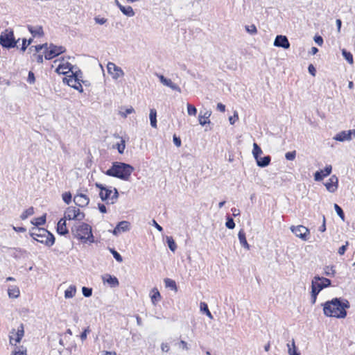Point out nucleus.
<instances>
[{
	"mask_svg": "<svg viewBox=\"0 0 355 355\" xmlns=\"http://www.w3.org/2000/svg\"><path fill=\"white\" fill-rule=\"evenodd\" d=\"M122 13L127 17H133L135 15V12L132 8L130 6H122L120 9Z\"/></svg>",
	"mask_w": 355,
	"mask_h": 355,
	"instance_id": "nucleus-31",
	"label": "nucleus"
},
{
	"mask_svg": "<svg viewBox=\"0 0 355 355\" xmlns=\"http://www.w3.org/2000/svg\"><path fill=\"white\" fill-rule=\"evenodd\" d=\"M76 293V288L74 285H71L65 291H64V297L65 298H71L73 297Z\"/></svg>",
	"mask_w": 355,
	"mask_h": 355,
	"instance_id": "nucleus-30",
	"label": "nucleus"
},
{
	"mask_svg": "<svg viewBox=\"0 0 355 355\" xmlns=\"http://www.w3.org/2000/svg\"><path fill=\"white\" fill-rule=\"evenodd\" d=\"M109 250H110V253L113 255V257L116 259V261H117L119 263L123 261V258H122L121 255L116 250H115L114 248H110Z\"/></svg>",
	"mask_w": 355,
	"mask_h": 355,
	"instance_id": "nucleus-42",
	"label": "nucleus"
},
{
	"mask_svg": "<svg viewBox=\"0 0 355 355\" xmlns=\"http://www.w3.org/2000/svg\"><path fill=\"white\" fill-rule=\"evenodd\" d=\"M200 311L202 313H205L206 315H207L210 319H213V315H212L211 313L209 311L208 305L207 303L203 302H200Z\"/></svg>",
	"mask_w": 355,
	"mask_h": 355,
	"instance_id": "nucleus-34",
	"label": "nucleus"
},
{
	"mask_svg": "<svg viewBox=\"0 0 355 355\" xmlns=\"http://www.w3.org/2000/svg\"><path fill=\"white\" fill-rule=\"evenodd\" d=\"M342 55L349 64H353V55L349 51H347L346 49H343Z\"/></svg>",
	"mask_w": 355,
	"mask_h": 355,
	"instance_id": "nucleus-38",
	"label": "nucleus"
},
{
	"mask_svg": "<svg viewBox=\"0 0 355 355\" xmlns=\"http://www.w3.org/2000/svg\"><path fill=\"white\" fill-rule=\"evenodd\" d=\"M78 209V208L72 206L67 207L64 214L65 219H67L69 220H75V219L77 218Z\"/></svg>",
	"mask_w": 355,
	"mask_h": 355,
	"instance_id": "nucleus-20",
	"label": "nucleus"
},
{
	"mask_svg": "<svg viewBox=\"0 0 355 355\" xmlns=\"http://www.w3.org/2000/svg\"><path fill=\"white\" fill-rule=\"evenodd\" d=\"M112 193V191L110 189L106 187L103 190V191H100L99 196H100L101 199L103 201H105L107 199L111 198Z\"/></svg>",
	"mask_w": 355,
	"mask_h": 355,
	"instance_id": "nucleus-28",
	"label": "nucleus"
},
{
	"mask_svg": "<svg viewBox=\"0 0 355 355\" xmlns=\"http://www.w3.org/2000/svg\"><path fill=\"white\" fill-rule=\"evenodd\" d=\"M71 232L74 238L80 240L83 243L94 242L92 227L85 223L74 225L71 228Z\"/></svg>",
	"mask_w": 355,
	"mask_h": 355,
	"instance_id": "nucleus-3",
	"label": "nucleus"
},
{
	"mask_svg": "<svg viewBox=\"0 0 355 355\" xmlns=\"http://www.w3.org/2000/svg\"><path fill=\"white\" fill-rule=\"evenodd\" d=\"M135 112V110L132 107H130L129 108H126L124 112H120V114L123 117H127L128 114H132Z\"/></svg>",
	"mask_w": 355,
	"mask_h": 355,
	"instance_id": "nucleus-51",
	"label": "nucleus"
},
{
	"mask_svg": "<svg viewBox=\"0 0 355 355\" xmlns=\"http://www.w3.org/2000/svg\"><path fill=\"white\" fill-rule=\"evenodd\" d=\"M331 285V281L326 277H320L316 275L313 277L311 282L312 290L316 291L320 293L322 289L329 287Z\"/></svg>",
	"mask_w": 355,
	"mask_h": 355,
	"instance_id": "nucleus-6",
	"label": "nucleus"
},
{
	"mask_svg": "<svg viewBox=\"0 0 355 355\" xmlns=\"http://www.w3.org/2000/svg\"><path fill=\"white\" fill-rule=\"evenodd\" d=\"M324 186L329 192L334 193L338 187V178L335 175H332L327 182L324 183Z\"/></svg>",
	"mask_w": 355,
	"mask_h": 355,
	"instance_id": "nucleus-16",
	"label": "nucleus"
},
{
	"mask_svg": "<svg viewBox=\"0 0 355 355\" xmlns=\"http://www.w3.org/2000/svg\"><path fill=\"white\" fill-rule=\"evenodd\" d=\"M67 220L65 217L61 218L57 224V232L60 235H66L69 234V230L67 227Z\"/></svg>",
	"mask_w": 355,
	"mask_h": 355,
	"instance_id": "nucleus-18",
	"label": "nucleus"
},
{
	"mask_svg": "<svg viewBox=\"0 0 355 355\" xmlns=\"http://www.w3.org/2000/svg\"><path fill=\"white\" fill-rule=\"evenodd\" d=\"M257 162V164L258 166L261 168H264L268 166L271 161V157L270 155H266L264 157L259 156L257 159H255Z\"/></svg>",
	"mask_w": 355,
	"mask_h": 355,
	"instance_id": "nucleus-23",
	"label": "nucleus"
},
{
	"mask_svg": "<svg viewBox=\"0 0 355 355\" xmlns=\"http://www.w3.org/2000/svg\"><path fill=\"white\" fill-rule=\"evenodd\" d=\"M19 289L17 286H12L11 288H9L8 290V294L9 297L11 298H17L19 296Z\"/></svg>",
	"mask_w": 355,
	"mask_h": 355,
	"instance_id": "nucleus-29",
	"label": "nucleus"
},
{
	"mask_svg": "<svg viewBox=\"0 0 355 355\" xmlns=\"http://www.w3.org/2000/svg\"><path fill=\"white\" fill-rule=\"evenodd\" d=\"M63 201L69 205L71 202L72 196L70 192H65L62 196Z\"/></svg>",
	"mask_w": 355,
	"mask_h": 355,
	"instance_id": "nucleus-49",
	"label": "nucleus"
},
{
	"mask_svg": "<svg viewBox=\"0 0 355 355\" xmlns=\"http://www.w3.org/2000/svg\"><path fill=\"white\" fill-rule=\"evenodd\" d=\"M16 334H17V339H15V344L20 343L22 337L24 334V325L23 324H21L19 327L17 329V331L16 332Z\"/></svg>",
	"mask_w": 355,
	"mask_h": 355,
	"instance_id": "nucleus-36",
	"label": "nucleus"
},
{
	"mask_svg": "<svg viewBox=\"0 0 355 355\" xmlns=\"http://www.w3.org/2000/svg\"><path fill=\"white\" fill-rule=\"evenodd\" d=\"M238 119H239V115H238L237 112L235 111L234 113V115L229 117L230 123L231 125H234L236 121H237Z\"/></svg>",
	"mask_w": 355,
	"mask_h": 355,
	"instance_id": "nucleus-53",
	"label": "nucleus"
},
{
	"mask_svg": "<svg viewBox=\"0 0 355 355\" xmlns=\"http://www.w3.org/2000/svg\"><path fill=\"white\" fill-rule=\"evenodd\" d=\"M32 224L38 227L40 225H44L46 223V214L40 217L35 218L32 220Z\"/></svg>",
	"mask_w": 355,
	"mask_h": 355,
	"instance_id": "nucleus-32",
	"label": "nucleus"
},
{
	"mask_svg": "<svg viewBox=\"0 0 355 355\" xmlns=\"http://www.w3.org/2000/svg\"><path fill=\"white\" fill-rule=\"evenodd\" d=\"M49 45H48L47 43L36 45V53H38L42 49H44L45 51H46L47 49H49Z\"/></svg>",
	"mask_w": 355,
	"mask_h": 355,
	"instance_id": "nucleus-55",
	"label": "nucleus"
},
{
	"mask_svg": "<svg viewBox=\"0 0 355 355\" xmlns=\"http://www.w3.org/2000/svg\"><path fill=\"white\" fill-rule=\"evenodd\" d=\"M130 229V223L127 220H122L116 225L115 228L112 230L114 235L117 236L121 232H125Z\"/></svg>",
	"mask_w": 355,
	"mask_h": 355,
	"instance_id": "nucleus-15",
	"label": "nucleus"
},
{
	"mask_svg": "<svg viewBox=\"0 0 355 355\" xmlns=\"http://www.w3.org/2000/svg\"><path fill=\"white\" fill-rule=\"evenodd\" d=\"M73 202L77 206L83 207L89 204V198H88L87 196L83 193H80L74 196Z\"/></svg>",
	"mask_w": 355,
	"mask_h": 355,
	"instance_id": "nucleus-17",
	"label": "nucleus"
},
{
	"mask_svg": "<svg viewBox=\"0 0 355 355\" xmlns=\"http://www.w3.org/2000/svg\"><path fill=\"white\" fill-rule=\"evenodd\" d=\"M102 279L104 283H107L112 288L117 287L119 285L118 279L115 276L109 274L103 275Z\"/></svg>",
	"mask_w": 355,
	"mask_h": 355,
	"instance_id": "nucleus-19",
	"label": "nucleus"
},
{
	"mask_svg": "<svg viewBox=\"0 0 355 355\" xmlns=\"http://www.w3.org/2000/svg\"><path fill=\"white\" fill-rule=\"evenodd\" d=\"M28 82L31 84L32 83H35V75H34V73L32 71H30L28 72V79H27Z\"/></svg>",
	"mask_w": 355,
	"mask_h": 355,
	"instance_id": "nucleus-57",
	"label": "nucleus"
},
{
	"mask_svg": "<svg viewBox=\"0 0 355 355\" xmlns=\"http://www.w3.org/2000/svg\"><path fill=\"white\" fill-rule=\"evenodd\" d=\"M65 51V47L62 46H56L51 43L49 46V49L44 51V58L46 60H50L64 53Z\"/></svg>",
	"mask_w": 355,
	"mask_h": 355,
	"instance_id": "nucleus-7",
	"label": "nucleus"
},
{
	"mask_svg": "<svg viewBox=\"0 0 355 355\" xmlns=\"http://www.w3.org/2000/svg\"><path fill=\"white\" fill-rule=\"evenodd\" d=\"M27 28L33 37H42L44 35V31L41 26H33L31 25H28Z\"/></svg>",
	"mask_w": 355,
	"mask_h": 355,
	"instance_id": "nucleus-21",
	"label": "nucleus"
},
{
	"mask_svg": "<svg viewBox=\"0 0 355 355\" xmlns=\"http://www.w3.org/2000/svg\"><path fill=\"white\" fill-rule=\"evenodd\" d=\"M332 171L331 165H327L323 170L317 171L314 173V180L317 182L322 181L325 177L329 176Z\"/></svg>",
	"mask_w": 355,
	"mask_h": 355,
	"instance_id": "nucleus-12",
	"label": "nucleus"
},
{
	"mask_svg": "<svg viewBox=\"0 0 355 355\" xmlns=\"http://www.w3.org/2000/svg\"><path fill=\"white\" fill-rule=\"evenodd\" d=\"M348 245H349V242L346 241L345 245H343L341 247L339 248L338 253L340 255H343L347 250Z\"/></svg>",
	"mask_w": 355,
	"mask_h": 355,
	"instance_id": "nucleus-52",
	"label": "nucleus"
},
{
	"mask_svg": "<svg viewBox=\"0 0 355 355\" xmlns=\"http://www.w3.org/2000/svg\"><path fill=\"white\" fill-rule=\"evenodd\" d=\"M34 214V209L33 207H31L26 209L20 216V218L21 220H26L28 216H32Z\"/></svg>",
	"mask_w": 355,
	"mask_h": 355,
	"instance_id": "nucleus-39",
	"label": "nucleus"
},
{
	"mask_svg": "<svg viewBox=\"0 0 355 355\" xmlns=\"http://www.w3.org/2000/svg\"><path fill=\"white\" fill-rule=\"evenodd\" d=\"M336 271L334 269V266H326L324 268V275L327 276L334 277Z\"/></svg>",
	"mask_w": 355,
	"mask_h": 355,
	"instance_id": "nucleus-45",
	"label": "nucleus"
},
{
	"mask_svg": "<svg viewBox=\"0 0 355 355\" xmlns=\"http://www.w3.org/2000/svg\"><path fill=\"white\" fill-rule=\"evenodd\" d=\"M225 226L227 228L230 230H233L235 227V223L234 219L230 216L227 218V220L225 223Z\"/></svg>",
	"mask_w": 355,
	"mask_h": 355,
	"instance_id": "nucleus-47",
	"label": "nucleus"
},
{
	"mask_svg": "<svg viewBox=\"0 0 355 355\" xmlns=\"http://www.w3.org/2000/svg\"><path fill=\"white\" fill-rule=\"evenodd\" d=\"M85 217V214L84 212L80 211V210L78 209L77 212V218L75 219V220H83Z\"/></svg>",
	"mask_w": 355,
	"mask_h": 355,
	"instance_id": "nucleus-58",
	"label": "nucleus"
},
{
	"mask_svg": "<svg viewBox=\"0 0 355 355\" xmlns=\"http://www.w3.org/2000/svg\"><path fill=\"white\" fill-rule=\"evenodd\" d=\"M98 207L100 212H101L103 214H105L107 212V209H106V207L105 205H103L102 203H98Z\"/></svg>",
	"mask_w": 355,
	"mask_h": 355,
	"instance_id": "nucleus-64",
	"label": "nucleus"
},
{
	"mask_svg": "<svg viewBox=\"0 0 355 355\" xmlns=\"http://www.w3.org/2000/svg\"><path fill=\"white\" fill-rule=\"evenodd\" d=\"M94 21L96 24H104L107 21V19L105 18H100L98 17H96L94 18Z\"/></svg>",
	"mask_w": 355,
	"mask_h": 355,
	"instance_id": "nucleus-63",
	"label": "nucleus"
},
{
	"mask_svg": "<svg viewBox=\"0 0 355 355\" xmlns=\"http://www.w3.org/2000/svg\"><path fill=\"white\" fill-rule=\"evenodd\" d=\"M152 292L153 294L151 296V300L153 304H155L156 302H158L161 299V295L159 292V291L157 288H153L152 290Z\"/></svg>",
	"mask_w": 355,
	"mask_h": 355,
	"instance_id": "nucleus-40",
	"label": "nucleus"
},
{
	"mask_svg": "<svg viewBox=\"0 0 355 355\" xmlns=\"http://www.w3.org/2000/svg\"><path fill=\"white\" fill-rule=\"evenodd\" d=\"M288 353L289 355H300V353L297 351V348L295 346L294 339H292V343H288Z\"/></svg>",
	"mask_w": 355,
	"mask_h": 355,
	"instance_id": "nucleus-27",
	"label": "nucleus"
},
{
	"mask_svg": "<svg viewBox=\"0 0 355 355\" xmlns=\"http://www.w3.org/2000/svg\"><path fill=\"white\" fill-rule=\"evenodd\" d=\"M314 41L319 46H322L323 44V38L320 35H315L314 37Z\"/></svg>",
	"mask_w": 355,
	"mask_h": 355,
	"instance_id": "nucleus-60",
	"label": "nucleus"
},
{
	"mask_svg": "<svg viewBox=\"0 0 355 355\" xmlns=\"http://www.w3.org/2000/svg\"><path fill=\"white\" fill-rule=\"evenodd\" d=\"M90 331L89 330V328L87 327V329H85L81 334H80V338L82 340H84L87 338V334Z\"/></svg>",
	"mask_w": 355,
	"mask_h": 355,
	"instance_id": "nucleus-62",
	"label": "nucleus"
},
{
	"mask_svg": "<svg viewBox=\"0 0 355 355\" xmlns=\"http://www.w3.org/2000/svg\"><path fill=\"white\" fill-rule=\"evenodd\" d=\"M92 288L89 287L83 286L82 288V293L85 297H89L92 295Z\"/></svg>",
	"mask_w": 355,
	"mask_h": 355,
	"instance_id": "nucleus-44",
	"label": "nucleus"
},
{
	"mask_svg": "<svg viewBox=\"0 0 355 355\" xmlns=\"http://www.w3.org/2000/svg\"><path fill=\"white\" fill-rule=\"evenodd\" d=\"M19 40H15L12 30H6L0 35V45L7 49L15 48Z\"/></svg>",
	"mask_w": 355,
	"mask_h": 355,
	"instance_id": "nucleus-5",
	"label": "nucleus"
},
{
	"mask_svg": "<svg viewBox=\"0 0 355 355\" xmlns=\"http://www.w3.org/2000/svg\"><path fill=\"white\" fill-rule=\"evenodd\" d=\"M73 76H69L68 78H65L67 83L69 86L73 87V89L78 90L80 92H83V89L82 85L80 83V80L78 79V74H81L80 70L78 71L72 72Z\"/></svg>",
	"mask_w": 355,
	"mask_h": 355,
	"instance_id": "nucleus-8",
	"label": "nucleus"
},
{
	"mask_svg": "<svg viewBox=\"0 0 355 355\" xmlns=\"http://www.w3.org/2000/svg\"><path fill=\"white\" fill-rule=\"evenodd\" d=\"M173 141L174 144L177 147L181 146L182 141H181V139L180 137H178V136H176V135H174L173 137Z\"/></svg>",
	"mask_w": 355,
	"mask_h": 355,
	"instance_id": "nucleus-56",
	"label": "nucleus"
},
{
	"mask_svg": "<svg viewBox=\"0 0 355 355\" xmlns=\"http://www.w3.org/2000/svg\"><path fill=\"white\" fill-rule=\"evenodd\" d=\"M125 148V141L123 140L121 141V144H117V150L119 153L123 154Z\"/></svg>",
	"mask_w": 355,
	"mask_h": 355,
	"instance_id": "nucleus-54",
	"label": "nucleus"
},
{
	"mask_svg": "<svg viewBox=\"0 0 355 355\" xmlns=\"http://www.w3.org/2000/svg\"><path fill=\"white\" fill-rule=\"evenodd\" d=\"M292 232L297 237L300 238L303 241L308 240V234H309V230L303 225L293 226L291 228Z\"/></svg>",
	"mask_w": 355,
	"mask_h": 355,
	"instance_id": "nucleus-11",
	"label": "nucleus"
},
{
	"mask_svg": "<svg viewBox=\"0 0 355 355\" xmlns=\"http://www.w3.org/2000/svg\"><path fill=\"white\" fill-rule=\"evenodd\" d=\"M30 236L37 242L47 247H51L55 243L54 235L44 228L33 227L29 232Z\"/></svg>",
	"mask_w": 355,
	"mask_h": 355,
	"instance_id": "nucleus-4",
	"label": "nucleus"
},
{
	"mask_svg": "<svg viewBox=\"0 0 355 355\" xmlns=\"http://www.w3.org/2000/svg\"><path fill=\"white\" fill-rule=\"evenodd\" d=\"M149 119L150 125L153 128H157V111L153 108L150 110Z\"/></svg>",
	"mask_w": 355,
	"mask_h": 355,
	"instance_id": "nucleus-26",
	"label": "nucleus"
},
{
	"mask_svg": "<svg viewBox=\"0 0 355 355\" xmlns=\"http://www.w3.org/2000/svg\"><path fill=\"white\" fill-rule=\"evenodd\" d=\"M245 28L246 31L250 35H255L257 33V27L254 24L245 26Z\"/></svg>",
	"mask_w": 355,
	"mask_h": 355,
	"instance_id": "nucleus-46",
	"label": "nucleus"
},
{
	"mask_svg": "<svg viewBox=\"0 0 355 355\" xmlns=\"http://www.w3.org/2000/svg\"><path fill=\"white\" fill-rule=\"evenodd\" d=\"M308 71H309V73L312 75L313 76H315V73H316V69H315V67L312 64H310L308 67Z\"/></svg>",
	"mask_w": 355,
	"mask_h": 355,
	"instance_id": "nucleus-61",
	"label": "nucleus"
},
{
	"mask_svg": "<svg viewBox=\"0 0 355 355\" xmlns=\"http://www.w3.org/2000/svg\"><path fill=\"white\" fill-rule=\"evenodd\" d=\"M166 241L170 250L174 252L176 250L177 245L173 237L167 236Z\"/></svg>",
	"mask_w": 355,
	"mask_h": 355,
	"instance_id": "nucleus-33",
	"label": "nucleus"
},
{
	"mask_svg": "<svg viewBox=\"0 0 355 355\" xmlns=\"http://www.w3.org/2000/svg\"><path fill=\"white\" fill-rule=\"evenodd\" d=\"M33 42V38H30L28 40H26V38H24L22 40V44H21V47L20 49V50L22 51V52H24L28 46Z\"/></svg>",
	"mask_w": 355,
	"mask_h": 355,
	"instance_id": "nucleus-41",
	"label": "nucleus"
},
{
	"mask_svg": "<svg viewBox=\"0 0 355 355\" xmlns=\"http://www.w3.org/2000/svg\"><path fill=\"white\" fill-rule=\"evenodd\" d=\"M252 154L254 159H257L262 154V150L257 143H254L253 144Z\"/></svg>",
	"mask_w": 355,
	"mask_h": 355,
	"instance_id": "nucleus-37",
	"label": "nucleus"
},
{
	"mask_svg": "<svg viewBox=\"0 0 355 355\" xmlns=\"http://www.w3.org/2000/svg\"><path fill=\"white\" fill-rule=\"evenodd\" d=\"M274 46L288 49L290 47V42L286 36L279 35L275 39Z\"/></svg>",
	"mask_w": 355,
	"mask_h": 355,
	"instance_id": "nucleus-14",
	"label": "nucleus"
},
{
	"mask_svg": "<svg viewBox=\"0 0 355 355\" xmlns=\"http://www.w3.org/2000/svg\"><path fill=\"white\" fill-rule=\"evenodd\" d=\"M107 72L112 76V78L117 80L119 78L124 76L122 69L116 66L113 62H108L107 65Z\"/></svg>",
	"mask_w": 355,
	"mask_h": 355,
	"instance_id": "nucleus-10",
	"label": "nucleus"
},
{
	"mask_svg": "<svg viewBox=\"0 0 355 355\" xmlns=\"http://www.w3.org/2000/svg\"><path fill=\"white\" fill-rule=\"evenodd\" d=\"M296 152L295 150L287 152L285 154V157L287 160H293L295 158Z\"/></svg>",
	"mask_w": 355,
	"mask_h": 355,
	"instance_id": "nucleus-50",
	"label": "nucleus"
},
{
	"mask_svg": "<svg viewBox=\"0 0 355 355\" xmlns=\"http://www.w3.org/2000/svg\"><path fill=\"white\" fill-rule=\"evenodd\" d=\"M164 284H165L166 287L170 288L172 290H174L175 291H178V287H177L176 283L174 280L169 279V278H166V279H164Z\"/></svg>",
	"mask_w": 355,
	"mask_h": 355,
	"instance_id": "nucleus-35",
	"label": "nucleus"
},
{
	"mask_svg": "<svg viewBox=\"0 0 355 355\" xmlns=\"http://www.w3.org/2000/svg\"><path fill=\"white\" fill-rule=\"evenodd\" d=\"M211 114V112L209 110L205 111L204 114H202L201 111L198 116L199 123L202 126H204L206 124L210 123V120L209 119V118L210 117Z\"/></svg>",
	"mask_w": 355,
	"mask_h": 355,
	"instance_id": "nucleus-22",
	"label": "nucleus"
},
{
	"mask_svg": "<svg viewBox=\"0 0 355 355\" xmlns=\"http://www.w3.org/2000/svg\"><path fill=\"white\" fill-rule=\"evenodd\" d=\"M324 315L327 317L345 318L347 309L350 307L349 302L342 297H334L322 304Z\"/></svg>",
	"mask_w": 355,
	"mask_h": 355,
	"instance_id": "nucleus-1",
	"label": "nucleus"
},
{
	"mask_svg": "<svg viewBox=\"0 0 355 355\" xmlns=\"http://www.w3.org/2000/svg\"><path fill=\"white\" fill-rule=\"evenodd\" d=\"M187 112L190 116H195L197 113V109L194 105L187 103Z\"/></svg>",
	"mask_w": 355,
	"mask_h": 355,
	"instance_id": "nucleus-48",
	"label": "nucleus"
},
{
	"mask_svg": "<svg viewBox=\"0 0 355 355\" xmlns=\"http://www.w3.org/2000/svg\"><path fill=\"white\" fill-rule=\"evenodd\" d=\"M239 240L241 245L245 249L250 250V245L248 243L245 237V233L243 230H241L238 234Z\"/></svg>",
	"mask_w": 355,
	"mask_h": 355,
	"instance_id": "nucleus-24",
	"label": "nucleus"
},
{
	"mask_svg": "<svg viewBox=\"0 0 355 355\" xmlns=\"http://www.w3.org/2000/svg\"><path fill=\"white\" fill-rule=\"evenodd\" d=\"M334 209L343 221H345V213L343 209L337 204H334Z\"/></svg>",
	"mask_w": 355,
	"mask_h": 355,
	"instance_id": "nucleus-43",
	"label": "nucleus"
},
{
	"mask_svg": "<svg viewBox=\"0 0 355 355\" xmlns=\"http://www.w3.org/2000/svg\"><path fill=\"white\" fill-rule=\"evenodd\" d=\"M157 76L158 77L160 83L164 85L170 87L172 90L177 91L180 93L181 92L180 87L178 85L173 83L171 79L166 78L162 74H157Z\"/></svg>",
	"mask_w": 355,
	"mask_h": 355,
	"instance_id": "nucleus-13",
	"label": "nucleus"
},
{
	"mask_svg": "<svg viewBox=\"0 0 355 355\" xmlns=\"http://www.w3.org/2000/svg\"><path fill=\"white\" fill-rule=\"evenodd\" d=\"M319 294L316 291L311 289V304H315L316 302L317 296Z\"/></svg>",
	"mask_w": 355,
	"mask_h": 355,
	"instance_id": "nucleus-59",
	"label": "nucleus"
},
{
	"mask_svg": "<svg viewBox=\"0 0 355 355\" xmlns=\"http://www.w3.org/2000/svg\"><path fill=\"white\" fill-rule=\"evenodd\" d=\"M353 138H355V129L341 131L336 134L333 139L336 141L343 142L350 141Z\"/></svg>",
	"mask_w": 355,
	"mask_h": 355,
	"instance_id": "nucleus-9",
	"label": "nucleus"
},
{
	"mask_svg": "<svg viewBox=\"0 0 355 355\" xmlns=\"http://www.w3.org/2000/svg\"><path fill=\"white\" fill-rule=\"evenodd\" d=\"M134 170V167L129 164L121 162H112L111 167L105 172V174L107 176L128 181L129 180Z\"/></svg>",
	"mask_w": 355,
	"mask_h": 355,
	"instance_id": "nucleus-2",
	"label": "nucleus"
},
{
	"mask_svg": "<svg viewBox=\"0 0 355 355\" xmlns=\"http://www.w3.org/2000/svg\"><path fill=\"white\" fill-rule=\"evenodd\" d=\"M73 66L69 63V62H67L66 64H60L58 65V67H57V69H55V71L58 73H62V74H67V72H65V71H60V69H68L69 71H72L73 70Z\"/></svg>",
	"mask_w": 355,
	"mask_h": 355,
	"instance_id": "nucleus-25",
	"label": "nucleus"
}]
</instances>
